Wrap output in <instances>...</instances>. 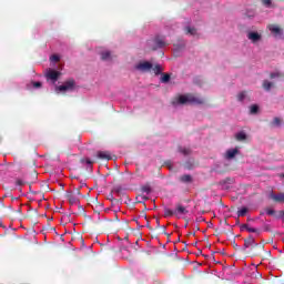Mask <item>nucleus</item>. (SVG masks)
<instances>
[{
  "label": "nucleus",
  "mask_w": 284,
  "mask_h": 284,
  "mask_svg": "<svg viewBox=\"0 0 284 284\" xmlns=\"http://www.w3.org/2000/svg\"><path fill=\"white\" fill-rule=\"evenodd\" d=\"M273 123H274L275 125H281V119L274 118Z\"/></svg>",
  "instance_id": "72a5a7b5"
},
{
  "label": "nucleus",
  "mask_w": 284,
  "mask_h": 284,
  "mask_svg": "<svg viewBox=\"0 0 284 284\" xmlns=\"http://www.w3.org/2000/svg\"><path fill=\"white\" fill-rule=\"evenodd\" d=\"M113 192H115V194H122V193H123V187H121V186H115V187L113 189Z\"/></svg>",
  "instance_id": "473e14b6"
},
{
  "label": "nucleus",
  "mask_w": 284,
  "mask_h": 284,
  "mask_svg": "<svg viewBox=\"0 0 284 284\" xmlns=\"http://www.w3.org/2000/svg\"><path fill=\"white\" fill-rule=\"evenodd\" d=\"M235 247H239V245L235 244Z\"/></svg>",
  "instance_id": "49530a36"
},
{
  "label": "nucleus",
  "mask_w": 284,
  "mask_h": 284,
  "mask_svg": "<svg viewBox=\"0 0 284 284\" xmlns=\"http://www.w3.org/2000/svg\"><path fill=\"white\" fill-rule=\"evenodd\" d=\"M109 201H111V203H113V205H119V203H121V200L114 199V195L109 194Z\"/></svg>",
  "instance_id": "5701e85b"
},
{
  "label": "nucleus",
  "mask_w": 284,
  "mask_h": 284,
  "mask_svg": "<svg viewBox=\"0 0 284 284\" xmlns=\"http://www.w3.org/2000/svg\"><path fill=\"white\" fill-rule=\"evenodd\" d=\"M282 179H284V173L281 174Z\"/></svg>",
  "instance_id": "37998d69"
},
{
  "label": "nucleus",
  "mask_w": 284,
  "mask_h": 284,
  "mask_svg": "<svg viewBox=\"0 0 284 284\" xmlns=\"http://www.w3.org/2000/svg\"><path fill=\"white\" fill-rule=\"evenodd\" d=\"M171 79V75L169 73H163L161 78L162 83H169Z\"/></svg>",
  "instance_id": "4be33fe9"
},
{
  "label": "nucleus",
  "mask_w": 284,
  "mask_h": 284,
  "mask_svg": "<svg viewBox=\"0 0 284 284\" xmlns=\"http://www.w3.org/2000/svg\"><path fill=\"white\" fill-rule=\"evenodd\" d=\"M67 199L70 205H77V203H79V197H77V195H73L72 192L67 193Z\"/></svg>",
  "instance_id": "9b49d317"
},
{
  "label": "nucleus",
  "mask_w": 284,
  "mask_h": 284,
  "mask_svg": "<svg viewBox=\"0 0 284 284\" xmlns=\"http://www.w3.org/2000/svg\"><path fill=\"white\" fill-rule=\"evenodd\" d=\"M267 29L270 30V32H272V34H274L275 37H281V34H283V29H281V27L276 26V24H268Z\"/></svg>",
  "instance_id": "0eeeda50"
},
{
  "label": "nucleus",
  "mask_w": 284,
  "mask_h": 284,
  "mask_svg": "<svg viewBox=\"0 0 284 284\" xmlns=\"http://www.w3.org/2000/svg\"><path fill=\"white\" fill-rule=\"evenodd\" d=\"M50 60L54 61V63H59V61H61V58L57 54H53V55H51Z\"/></svg>",
  "instance_id": "c756f323"
},
{
  "label": "nucleus",
  "mask_w": 284,
  "mask_h": 284,
  "mask_svg": "<svg viewBox=\"0 0 284 284\" xmlns=\"http://www.w3.org/2000/svg\"><path fill=\"white\" fill-rule=\"evenodd\" d=\"M264 6H272V0H263Z\"/></svg>",
  "instance_id": "f704fd0d"
},
{
  "label": "nucleus",
  "mask_w": 284,
  "mask_h": 284,
  "mask_svg": "<svg viewBox=\"0 0 284 284\" xmlns=\"http://www.w3.org/2000/svg\"><path fill=\"white\" fill-rule=\"evenodd\" d=\"M193 245H196V242H195V243H193Z\"/></svg>",
  "instance_id": "a18cd8bd"
},
{
  "label": "nucleus",
  "mask_w": 284,
  "mask_h": 284,
  "mask_svg": "<svg viewBox=\"0 0 284 284\" xmlns=\"http://www.w3.org/2000/svg\"><path fill=\"white\" fill-rule=\"evenodd\" d=\"M110 59H112V53H110V51L101 52V60L102 61H110Z\"/></svg>",
  "instance_id": "a211bd4d"
},
{
  "label": "nucleus",
  "mask_w": 284,
  "mask_h": 284,
  "mask_svg": "<svg viewBox=\"0 0 284 284\" xmlns=\"http://www.w3.org/2000/svg\"><path fill=\"white\" fill-rule=\"evenodd\" d=\"M41 82H33V88H41Z\"/></svg>",
  "instance_id": "e433bc0d"
},
{
  "label": "nucleus",
  "mask_w": 284,
  "mask_h": 284,
  "mask_svg": "<svg viewBox=\"0 0 284 284\" xmlns=\"http://www.w3.org/2000/svg\"><path fill=\"white\" fill-rule=\"evenodd\" d=\"M60 75H61V72L52 69H49L45 74L47 79H50L51 81H53V83H57V81H59Z\"/></svg>",
  "instance_id": "423d86ee"
},
{
  "label": "nucleus",
  "mask_w": 284,
  "mask_h": 284,
  "mask_svg": "<svg viewBox=\"0 0 284 284\" xmlns=\"http://www.w3.org/2000/svg\"><path fill=\"white\" fill-rule=\"evenodd\" d=\"M248 227H250V224H242L241 225V231H243V230L247 231Z\"/></svg>",
  "instance_id": "c9c22d12"
},
{
  "label": "nucleus",
  "mask_w": 284,
  "mask_h": 284,
  "mask_svg": "<svg viewBox=\"0 0 284 284\" xmlns=\"http://www.w3.org/2000/svg\"><path fill=\"white\" fill-rule=\"evenodd\" d=\"M27 183H28L27 181H23L21 179L16 180V185H19L20 187L23 186V185H27Z\"/></svg>",
  "instance_id": "cd10ccee"
},
{
  "label": "nucleus",
  "mask_w": 284,
  "mask_h": 284,
  "mask_svg": "<svg viewBox=\"0 0 284 284\" xmlns=\"http://www.w3.org/2000/svg\"><path fill=\"white\" fill-rule=\"evenodd\" d=\"M81 163H87V165H92L94 162L90 160V158H85L81 160Z\"/></svg>",
  "instance_id": "7c9ffc66"
},
{
  "label": "nucleus",
  "mask_w": 284,
  "mask_h": 284,
  "mask_svg": "<svg viewBox=\"0 0 284 284\" xmlns=\"http://www.w3.org/2000/svg\"><path fill=\"white\" fill-rule=\"evenodd\" d=\"M184 32L185 34H191L192 37H194V34H196V28L185 27Z\"/></svg>",
  "instance_id": "aec40b11"
},
{
  "label": "nucleus",
  "mask_w": 284,
  "mask_h": 284,
  "mask_svg": "<svg viewBox=\"0 0 284 284\" xmlns=\"http://www.w3.org/2000/svg\"><path fill=\"white\" fill-rule=\"evenodd\" d=\"M257 112H258V105L253 104V105L251 106V114H257Z\"/></svg>",
  "instance_id": "c85d7f7f"
},
{
  "label": "nucleus",
  "mask_w": 284,
  "mask_h": 284,
  "mask_svg": "<svg viewBox=\"0 0 284 284\" xmlns=\"http://www.w3.org/2000/svg\"><path fill=\"white\" fill-rule=\"evenodd\" d=\"M245 97H247V92L242 91L237 94V101H244Z\"/></svg>",
  "instance_id": "393cba45"
},
{
  "label": "nucleus",
  "mask_w": 284,
  "mask_h": 284,
  "mask_svg": "<svg viewBox=\"0 0 284 284\" xmlns=\"http://www.w3.org/2000/svg\"><path fill=\"white\" fill-rule=\"evenodd\" d=\"M178 103L180 105H185V103H194L195 105H203V103H205V100L196 95L187 94V95H180L178 98Z\"/></svg>",
  "instance_id": "f03ea898"
},
{
  "label": "nucleus",
  "mask_w": 284,
  "mask_h": 284,
  "mask_svg": "<svg viewBox=\"0 0 284 284\" xmlns=\"http://www.w3.org/2000/svg\"><path fill=\"white\" fill-rule=\"evenodd\" d=\"M247 39H250L252 43H256L257 41H261V34L258 32L251 31L247 33Z\"/></svg>",
  "instance_id": "9d476101"
},
{
  "label": "nucleus",
  "mask_w": 284,
  "mask_h": 284,
  "mask_svg": "<svg viewBox=\"0 0 284 284\" xmlns=\"http://www.w3.org/2000/svg\"><path fill=\"white\" fill-rule=\"evenodd\" d=\"M97 158L101 161H111L112 155L110 154V151H98Z\"/></svg>",
  "instance_id": "6e6552de"
},
{
  "label": "nucleus",
  "mask_w": 284,
  "mask_h": 284,
  "mask_svg": "<svg viewBox=\"0 0 284 284\" xmlns=\"http://www.w3.org/2000/svg\"><path fill=\"white\" fill-rule=\"evenodd\" d=\"M193 245H196V242H195V243H193Z\"/></svg>",
  "instance_id": "c03bdc74"
},
{
  "label": "nucleus",
  "mask_w": 284,
  "mask_h": 284,
  "mask_svg": "<svg viewBox=\"0 0 284 284\" xmlns=\"http://www.w3.org/2000/svg\"><path fill=\"white\" fill-rule=\"evenodd\" d=\"M12 199V201H17V197H11Z\"/></svg>",
  "instance_id": "79ce46f5"
},
{
  "label": "nucleus",
  "mask_w": 284,
  "mask_h": 284,
  "mask_svg": "<svg viewBox=\"0 0 284 284\" xmlns=\"http://www.w3.org/2000/svg\"><path fill=\"white\" fill-rule=\"evenodd\" d=\"M77 83L74 79L67 80L62 85L55 88V92H72Z\"/></svg>",
  "instance_id": "20e7f679"
},
{
  "label": "nucleus",
  "mask_w": 284,
  "mask_h": 284,
  "mask_svg": "<svg viewBox=\"0 0 284 284\" xmlns=\"http://www.w3.org/2000/svg\"><path fill=\"white\" fill-rule=\"evenodd\" d=\"M75 194H78V196H81V190L77 189Z\"/></svg>",
  "instance_id": "58836bf2"
},
{
  "label": "nucleus",
  "mask_w": 284,
  "mask_h": 284,
  "mask_svg": "<svg viewBox=\"0 0 284 284\" xmlns=\"http://www.w3.org/2000/svg\"><path fill=\"white\" fill-rule=\"evenodd\" d=\"M236 154H239V149H230L226 151L225 159H227L230 161V160L234 159V156H236Z\"/></svg>",
  "instance_id": "ddd939ff"
},
{
  "label": "nucleus",
  "mask_w": 284,
  "mask_h": 284,
  "mask_svg": "<svg viewBox=\"0 0 284 284\" xmlns=\"http://www.w3.org/2000/svg\"><path fill=\"white\" fill-rule=\"evenodd\" d=\"M179 152L183 154V156H190V154H192V150L190 148L179 146Z\"/></svg>",
  "instance_id": "2eb2a0df"
},
{
  "label": "nucleus",
  "mask_w": 284,
  "mask_h": 284,
  "mask_svg": "<svg viewBox=\"0 0 284 284\" xmlns=\"http://www.w3.org/2000/svg\"><path fill=\"white\" fill-rule=\"evenodd\" d=\"M135 70L139 72H150V70H152V63L148 61L139 62L135 65Z\"/></svg>",
  "instance_id": "39448f33"
},
{
  "label": "nucleus",
  "mask_w": 284,
  "mask_h": 284,
  "mask_svg": "<svg viewBox=\"0 0 284 284\" xmlns=\"http://www.w3.org/2000/svg\"><path fill=\"white\" fill-rule=\"evenodd\" d=\"M187 223H190V221H187V220H186V224H184V225H185V227H187Z\"/></svg>",
  "instance_id": "a19ab883"
},
{
  "label": "nucleus",
  "mask_w": 284,
  "mask_h": 284,
  "mask_svg": "<svg viewBox=\"0 0 284 284\" xmlns=\"http://www.w3.org/2000/svg\"><path fill=\"white\" fill-rule=\"evenodd\" d=\"M180 181H181V183H192V181H194V179H192V175H190V174H184V175L180 176Z\"/></svg>",
  "instance_id": "dca6fc26"
},
{
  "label": "nucleus",
  "mask_w": 284,
  "mask_h": 284,
  "mask_svg": "<svg viewBox=\"0 0 284 284\" xmlns=\"http://www.w3.org/2000/svg\"><path fill=\"white\" fill-rule=\"evenodd\" d=\"M190 211L183 204L179 203L175 206V216L189 214Z\"/></svg>",
  "instance_id": "1a4fd4ad"
},
{
  "label": "nucleus",
  "mask_w": 284,
  "mask_h": 284,
  "mask_svg": "<svg viewBox=\"0 0 284 284\" xmlns=\"http://www.w3.org/2000/svg\"><path fill=\"white\" fill-rule=\"evenodd\" d=\"M152 70L154 72V74L159 75V74H161V71L163 70V67H161V64H156L154 68L152 67Z\"/></svg>",
  "instance_id": "412c9836"
},
{
  "label": "nucleus",
  "mask_w": 284,
  "mask_h": 284,
  "mask_svg": "<svg viewBox=\"0 0 284 284\" xmlns=\"http://www.w3.org/2000/svg\"><path fill=\"white\" fill-rule=\"evenodd\" d=\"M262 88H264V90H266V92H270L272 90V88H274V83H272L267 80H264Z\"/></svg>",
  "instance_id": "f3484780"
},
{
  "label": "nucleus",
  "mask_w": 284,
  "mask_h": 284,
  "mask_svg": "<svg viewBox=\"0 0 284 284\" xmlns=\"http://www.w3.org/2000/svg\"><path fill=\"white\" fill-rule=\"evenodd\" d=\"M236 141H245L247 139V134L245 132L241 131L235 134Z\"/></svg>",
  "instance_id": "6ab92c4d"
},
{
  "label": "nucleus",
  "mask_w": 284,
  "mask_h": 284,
  "mask_svg": "<svg viewBox=\"0 0 284 284\" xmlns=\"http://www.w3.org/2000/svg\"><path fill=\"white\" fill-rule=\"evenodd\" d=\"M245 214H247V207H242L237 211V216H245Z\"/></svg>",
  "instance_id": "bb28decb"
},
{
  "label": "nucleus",
  "mask_w": 284,
  "mask_h": 284,
  "mask_svg": "<svg viewBox=\"0 0 284 284\" xmlns=\"http://www.w3.org/2000/svg\"><path fill=\"white\" fill-rule=\"evenodd\" d=\"M151 50L154 52L161 48H166V45H170L168 41H165L164 36H156L152 41H151Z\"/></svg>",
  "instance_id": "7ed1b4c3"
},
{
  "label": "nucleus",
  "mask_w": 284,
  "mask_h": 284,
  "mask_svg": "<svg viewBox=\"0 0 284 284\" xmlns=\"http://www.w3.org/2000/svg\"><path fill=\"white\" fill-rule=\"evenodd\" d=\"M246 232H250L252 234H261V231L258 229H254L251 226L247 227Z\"/></svg>",
  "instance_id": "a878e982"
},
{
  "label": "nucleus",
  "mask_w": 284,
  "mask_h": 284,
  "mask_svg": "<svg viewBox=\"0 0 284 284\" xmlns=\"http://www.w3.org/2000/svg\"><path fill=\"white\" fill-rule=\"evenodd\" d=\"M265 212L268 216H274L276 214V211H274V209H266Z\"/></svg>",
  "instance_id": "2f4dec72"
},
{
  "label": "nucleus",
  "mask_w": 284,
  "mask_h": 284,
  "mask_svg": "<svg viewBox=\"0 0 284 284\" xmlns=\"http://www.w3.org/2000/svg\"><path fill=\"white\" fill-rule=\"evenodd\" d=\"M252 250V255L253 256H258L261 253L265 250V246L263 244L256 243V240H254V236L250 235L247 239L244 240V246H243V252L245 250Z\"/></svg>",
  "instance_id": "f257e3e1"
},
{
  "label": "nucleus",
  "mask_w": 284,
  "mask_h": 284,
  "mask_svg": "<svg viewBox=\"0 0 284 284\" xmlns=\"http://www.w3.org/2000/svg\"><path fill=\"white\" fill-rule=\"evenodd\" d=\"M276 77H280V74L278 73H271V75H270L271 79H276Z\"/></svg>",
  "instance_id": "4c0bfd02"
},
{
  "label": "nucleus",
  "mask_w": 284,
  "mask_h": 284,
  "mask_svg": "<svg viewBox=\"0 0 284 284\" xmlns=\"http://www.w3.org/2000/svg\"><path fill=\"white\" fill-rule=\"evenodd\" d=\"M271 199L275 203H284V193L271 194Z\"/></svg>",
  "instance_id": "f8f14e48"
},
{
  "label": "nucleus",
  "mask_w": 284,
  "mask_h": 284,
  "mask_svg": "<svg viewBox=\"0 0 284 284\" xmlns=\"http://www.w3.org/2000/svg\"><path fill=\"white\" fill-rule=\"evenodd\" d=\"M175 211H172L171 209H164V216L168 217V216H174Z\"/></svg>",
  "instance_id": "b1692460"
},
{
  "label": "nucleus",
  "mask_w": 284,
  "mask_h": 284,
  "mask_svg": "<svg viewBox=\"0 0 284 284\" xmlns=\"http://www.w3.org/2000/svg\"><path fill=\"white\" fill-rule=\"evenodd\" d=\"M140 191L142 192V194H152V186L146 183L140 187Z\"/></svg>",
  "instance_id": "4468645a"
},
{
  "label": "nucleus",
  "mask_w": 284,
  "mask_h": 284,
  "mask_svg": "<svg viewBox=\"0 0 284 284\" xmlns=\"http://www.w3.org/2000/svg\"><path fill=\"white\" fill-rule=\"evenodd\" d=\"M142 199H143L144 201H148V196H142Z\"/></svg>",
  "instance_id": "ea45409f"
}]
</instances>
